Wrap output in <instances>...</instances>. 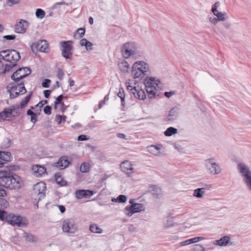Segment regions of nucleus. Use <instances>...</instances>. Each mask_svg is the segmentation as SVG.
Segmentation results:
<instances>
[{
  "instance_id": "obj_32",
  "label": "nucleus",
  "mask_w": 251,
  "mask_h": 251,
  "mask_svg": "<svg viewBox=\"0 0 251 251\" xmlns=\"http://www.w3.org/2000/svg\"><path fill=\"white\" fill-rule=\"evenodd\" d=\"M205 194L203 188H198L194 190L193 196L198 198H201Z\"/></svg>"
},
{
  "instance_id": "obj_24",
  "label": "nucleus",
  "mask_w": 251,
  "mask_h": 251,
  "mask_svg": "<svg viewBox=\"0 0 251 251\" xmlns=\"http://www.w3.org/2000/svg\"><path fill=\"white\" fill-rule=\"evenodd\" d=\"M136 64L138 65L137 67L140 68L141 71H143L144 73L147 74V73L149 71L150 67L149 65L144 61H137L135 62L133 64L136 65Z\"/></svg>"
},
{
  "instance_id": "obj_26",
  "label": "nucleus",
  "mask_w": 251,
  "mask_h": 251,
  "mask_svg": "<svg viewBox=\"0 0 251 251\" xmlns=\"http://www.w3.org/2000/svg\"><path fill=\"white\" fill-rule=\"evenodd\" d=\"M148 151L154 155H159L160 153V148L155 145H151L148 147Z\"/></svg>"
},
{
  "instance_id": "obj_1",
  "label": "nucleus",
  "mask_w": 251,
  "mask_h": 251,
  "mask_svg": "<svg viewBox=\"0 0 251 251\" xmlns=\"http://www.w3.org/2000/svg\"><path fill=\"white\" fill-rule=\"evenodd\" d=\"M31 72V70L29 68L23 67L19 68L11 76V79L13 81L6 87L11 99L17 98L20 95L26 92L23 79L30 74Z\"/></svg>"
},
{
  "instance_id": "obj_31",
  "label": "nucleus",
  "mask_w": 251,
  "mask_h": 251,
  "mask_svg": "<svg viewBox=\"0 0 251 251\" xmlns=\"http://www.w3.org/2000/svg\"><path fill=\"white\" fill-rule=\"evenodd\" d=\"M111 201L112 202L124 203L127 201V198L124 195H120L117 198H112Z\"/></svg>"
},
{
  "instance_id": "obj_59",
  "label": "nucleus",
  "mask_w": 251,
  "mask_h": 251,
  "mask_svg": "<svg viewBox=\"0 0 251 251\" xmlns=\"http://www.w3.org/2000/svg\"><path fill=\"white\" fill-rule=\"evenodd\" d=\"M37 114L34 113L33 115H31L30 121L34 124L36 123V122L37 121Z\"/></svg>"
},
{
  "instance_id": "obj_4",
  "label": "nucleus",
  "mask_w": 251,
  "mask_h": 251,
  "mask_svg": "<svg viewBox=\"0 0 251 251\" xmlns=\"http://www.w3.org/2000/svg\"><path fill=\"white\" fill-rule=\"evenodd\" d=\"M237 169L242 178L243 181L247 189L251 192V170L244 162H240L237 165Z\"/></svg>"
},
{
  "instance_id": "obj_46",
  "label": "nucleus",
  "mask_w": 251,
  "mask_h": 251,
  "mask_svg": "<svg viewBox=\"0 0 251 251\" xmlns=\"http://www.w3.org/2000/svg\"><path fill=\"white\" fill-rule=\"evenodd\" d=\"M57 77L60 80H61L64 75V73L63 71L61 69H58L57 70Z\"/></svg>"
},
{
  "instance_id": "obj_49",
  "label": "nucleus",
  "mask_w": 251,
  "mask_h": 251,
  "mask_svg": "<svg viewBox=\"0 0 251 251\" xmlns=\"http://www.w3.org/2000/svg\"><path fill=\"white\" fill-rule=\"evenodd\" d=\"M64 98L62 95H60L59 96H58L55 101H54V104L57 105L59 104V103H62V99Z\"/></svg>"
},
{
  "instance_id": "obj_51",
  "label": "nucleus",
  "mask_w": 251,
  "mask_h": 251,
  "mask_svg": "<svg viewBox=\"0 0 251 251\" xmlns=\"http://www.w3.org/2000/svg\"><path fill=\"white\" fill-rule=\"evenodd\" d=\"M85 192H86L84 194V198H89L93 195V192L92 191L85 190Z\"/></svg>"
},
{
  "instance_id": "obj_44",
  "label": "nucleus",
  "mask_w": 251,
  "mask_h": 251,
  "mask_svg": "<svg viewBox=\"0 0 251 251\" xmlns=\"http://www.w3.org/2000/svg\"><path fill=\"white\" fill-rule=\"evenodd\" d=\"M204 239V238L202 237H196L191 239H189L191 244L197 243Z\"/></svg>"
},
{
  "instance_id": "obj_36",
  "label": "nucleus",
  "mask_w": 251,
  "mask_h": 251,
  "mask_svg": "<svg viewBox=\"0 0 251 251\" xmlns=\"http://www.w3.org/2000/svg\"><path fill=\"white\" fill-rule=\"evenodd\" d=\"M90 169V165L88 163H83L81 164L80 167V171L82 173H86L89 171Z\"/></svg>"
},
{
  "instance_id": "obj_9",
  "label": "nucleus",
  "mask_w": 251,
  "mask_h": 251,
  "mask_svg": "<svg viewBox=\"0 0 251 251\" xmlns=\"http://www.w3.org/2000/svg\"><path fill=\"white\" fill-rule=\"evenodd\" d=\"M46 188V184L43 182H40L35 184L33 186V191L32 193V197L39 196L38 201L42 198L45 197Z\"/></svg>"
},
{
  "instance_id": "obj_11",
  "label": "nucleus",
  "mask_w": 251,
  "mask_h": 251,
  "mask_svg": "<svg viewBox=\"0 0 251 251\" xmlns=\"http://www.w3.org/2000/svg\"><path fill=\"white\" fill-rule=\"evenodd\" d=\"M7 222L13 226L19 227L26 225L25 220L21 216L13 214L8 215Z\"/></svg>"
},
{
  "instance_id": "obj_10",
  "label": "nucleus",
  "mask_w": 251,
  "mask_h": 251,
  "mask_svg": "<svg viewBox=\"0 0 251 251\" xmlns=\"http://www.w3.org/2000/svg\"><path fill=\"white\" fill-rule=\"evenodd\" d=\"M77 229V226L72 219H65L62 223V230L64 232L74 233Z\"/></svg>"
},
{
  "instance_id": "obj_7",
  "label": "nucleus",
  "mask_w": 251,
  "mask_h": 251,
  "mask_svg": "<svg viewBox=\"0 0 251 251\" xmlns=\"http://www.w3.org/2000/svg\"><path fill=\"white\" fill-rule=\"evenodd\" d=\"M205 165L211 174L217 175L221 172V169L213 158H208L205 160Z\"/></svg>"
},
{
  "instance_id": "obj_15",
  "label": "nucleus",
  "mask_w": 251,
  "mask_h": 251,
  "mask_svg": "<svg viewBox=\"0 0 251 251\" xmlns=\"http://www.w3.org/2000/svg\"><path fill=\"white\" fill-rule=\"evenodd\" d=\"M28 26V23L24 20H21L15 25V31L18 33H24Z\"/></svg>"
},
{
  "instance_id": "obj_63",
  "label": "nucleus",
  "mask_w": 251,
  "mask_h": 251,
  "mask_svg": "<svg viewBox=\"0 0 251 251\" xmlns=\"http://www.w3.org/2000/svg\"><path fill=\"white\" fill-rule=\"evenodd\" d=\"M62 118L63 116L57 115L55 117V121L58 123V124H59L62 121Z\"/></svg>"
},
{
  "instance_id": "obj_33",
  "label": "nucleus",
  "mask_w": 251,
  "mask_h": 251,
  "mask_svg": "<svg viewBox=\"0 0 251 251\" xmlns=\"http://www.w3.org/2000/svg\"><path fill=\"white\" fill-rule=\"evenodd\" d=\"M55 178L56 183L61 186H65L67 185L66 181L63 179L62 177L58 174L55 175Z\"/></svg>"
},
{
  "instance_id": "obj_20",
  "label": "nucleus",
  "mask_w": 251,
  "mask_h": 251,
  "mask_svg": "<svg viewBox=\"0 0 251 251\" xmlns=\"http://www.w3.org/2000/svg\"><path fill=\"white\" fill-rule=\"evenodd\" d=\"M118 66L121 71L124 73H127L129 72V64L125 59H121L118 62Z\"/></svg>"
},
{
  "instance_id": "obj_60",
  "label": "nucleus",
  "mask_w": 251,
  "mask_h": 251,
  "mask_svg": "<svg viewBox=\"0 0 251 251\" xmlns=\"http://www.w3.org/2000/svg\"><path fill=\"white\" fill-rule=\"evenodd\" d=\"M88 42V40L85 38H83L80 40L79 44L81 46H86V45Z\"/></svg>"
},
{
  "instance_id": "obj_37",
  "label": "nucleus",
  "mask_w": 251,
  "mask_h": 251,
  "mask_svg": "<svg viewBox=\"0 0 251 251\" xmlns=\"http://www.w3.org/2000/svg\"><path fill=\"white\" fill-rule=\"evenodd\" d=\"M23 237L25 238V240L29 242L33 243L36 241V240L34 239L35 237L31 234H28L26 232H24L23 233Z\"/></svg>"
},
{
  "instance_id": "obj_25",
  "label": "nucleus",
  "mask_w": 251,
  "mask_h": 251,
  "mask_svg": "<svg viewBox=\"0 0 251 251\" xmlns=\"http://www.w3.org/2000/svg\"><path fill=\"white\" fill-rule=\"evenodd\" d=\"M178 115V110L176 108H173L170 110L168 116V121L176 120Z\"/></svg>"
},
{
  "instance_id": "obj_35",
  "label": "nucleus",
  "mask_w": 251,
  "mask_h": 251,
  "mask_svg": "<svg viewBox=\"0 0 251 251\" xmlns=\"http://www.w3.org/2000/svg\"><path fill=\"white\" fill-rule=\"evenodd\" d=\"M177 129L173 127H170L164 132V134L166 136H170L177 132Z\"/></svg>"
},
{
  "instance_id": "obj_41",
  "label": "nucleus",
  "mask_w": 251,
  "mask_h": 251,
  "mask_svg": "<svg viewBox=\"0 0 251 251\" xmlns=\"http://www.w3.org/2000/svg\"><path fill=\"white\" fill-rule=\"evenodd\" d=\"M16 65V63H14L13 64H6L4 66V69L2 71V73L5 74L6 72L9 71L11 69L15 67Z\"/></svg>"
},
{
  "instance_id": "obj_21",
  "label": "nucleus",
  "mask_w": 251,
  "mask_h": 251,
  "mask_svg": "<svg viewBox=\"0 0 251 251\" xmlns=\"http://www.w3.org/2000/svg\"><path fill=\"white\" fill-rule=\"evenodd\" d=\"M69 163L70 162L68 159V157L67 156H62L60 158L58 162L55 163V166L62 169L67 167Z\"/></svg>"
},
{
  "instance_id": "obj_34",
  "label": "nucleus",
  "mask_w": 251,
  "mask_h": 251,
  "mask_svg": "<svg viewBox=\"0 0 251 251\" xmlns=\"http://www.w3.org/2000/svg\"><path fill=\"white\" fill-rule=\"evenodd\" d=\"M90 230L91 232L96 233H101L102 230L96 224H92L90 226Z\"/></svg>"
},
{
  "instance_id": "obj_62",
  "label": "nucleus",
  "mask_w": 251,
  "mask_h": 251,
  "mask_svg": "<svg viewBox=\"0 0 251 251\" xmlns=\"http://www.w3.org/2000/svg\"><path fill=\"white\" fill-rule=\"evenodd\" d=\"M190 244H191V242H190V240L189 239L187 240L184 241H183V242H180L179 243V245L181 246H184L188 245H190Z\"/></svg>"
},
{
  "instance_id": "obj_57",
  "label": "nucleus",
  "mask_w": 251,
  "mask_h": 251,
  "mask_svg": "<svg viewBox=\"0 0 251 251\" xmlns=\"http://www.w3.org/2000/svg\"><path fill=\"white\" fill-rule=\"evenodd\" d=\"M209 20L211 23L214 24V25L217 24L219 21L218 20L214 17H210L209 19Z\"/></svg>"
},
{
  "instance_id": "obj_3",
  "label": "nucleus",
  "mask_w": 251,
  "mask_h": 251,
  "mask_svg": "<svg viewBox=\"0 0 251 251\" xmlns=\"http://www.w3.org/2000/svg\"><path fill=\"white\" fill-rule=\"evenodd\" d=\"M121 52L125 59H137L144 54L143 51L134 42H126L123 44L121 48Z\"/></svg>"
},
{
  "instance_id": "obj_53",
  "label": "nucleus",
  "mask_w": 251,
  "mask_h": 251,
  "mask_svg": "<svg viewBox=\"0 0 251 251\" xmlns=\"http://www.w3.org/2000/svg\"><path fill=\"white\" fill-rule=\"evenodd\" d=\"M220 3L219 2H216L214 5L212 6V11L214 13V12H217L218 11L217 8L219 6Z\"/></svg>"
},
{
  "instance_id": "obj_23",
  "label": "nucleus",
  "mask_w": 251,
  "mask_h": 251,
  "mask_svg": "<svg viewBox=\"0 0 251 251\" xmlns=\"http://www.w3.org/2000/svg\"><path fill=\"white\" fill-rule=\"evenodd\" d=\"M11 107L9 108H5L3 111L0 112V118L3 120H9L12 115Z\"/></svg>"
},
{
  "instance_id": "obj_13",
  "label": "nucleus",
  "mask_w": 251,
  "mask_h": 251,
  "mask_svg": "<svg viewBox=\"0 0 251 251\" xmlns=\"http://www.w3.org/2000/svg\"><path fill=\"white\" fill-rule=\"evenodd\" d=\"M31 48L33 52L39 50L45 52H47L48 49V44L46 41L40 40L38 42L33 43L31 46Z\"/></svg>"
},
{
  "instance_id": "obj_28",
  "label": "nucleus",
  "mask_w": 251,
  "mask_h": 251,
  "mask_svg": "<svg viewBox=\"0 0 251 251\" xmlns=\"http://www.w3.org/2000/svg\"><path fill=\"white\" fill-rule=\"evenodd\" d=\"M11 153L7 151H0V159L3 161L4 163L6 162L10 161Z\"/></svg>"
},
{
  "instance_id": "obj_30",
  "label": "nucleus",
  "mask_w": 251,
  "mask_h": 251,
  "mask_svg": "<svg viewBox=\"0 0 251 251\" xmlns=\"http://www.w3.org/2000/svg\"><path fill=\"white\" fill-rule=\"evenodd\" d=\"M213 14L217 17L218 21H225L228 18V16L226 13H223L218 11L217 12H214Z\"/></svg>"
},
{
  "instance_id": "obj_39",
  "label": "nucleus",
  "mask_w": 251,
  "mask_h": 251,
  "mask_svg": "<svg viewBox=\"0 0 251 251\" xmlns=\"http://www.w3.org/2000/svg\"><path fill=\"white\" fill-rule=\"evenodd\" d=\"M191 251H205V249L200 244H196L193 246Z\"/></svg>"
},
{
  "instance_id": "obj_50",
  "label": "nucleus",
  "mask_w": 251,
  "mask_h": 251,
  "mask_svg": "<svg viewBox=\"0 0 251 251\" xmlns=\"http://www.w3.org/2000/svg\"><path fill=\"white\" fill-rule=\"evenodd\" d=\"M77 32L79 35V38H82L85 34V28H79L77 29Z\"/></svg>"
},
{
  "instance_id": "obj_6",
  "label": "nucleus",
  "mask_w": 251,
  "mask_h": 251,
  "mask_svg": "<svg viewBox=\"0 0 251 251\" xmlns=\"http://www.w3.org/2000/svg\"><path fill=\"white\" fill-rule=\"evenodd\" d=\"M1 58L7 62L15 63L21 58L20 53L15 50H6L0 52Z\"/></svg>"
},
{
  "instance_id": "obj_2",
  "label": "nucleus",
  "mask_w": 251,
  "mask_h": 251,
  "mask_svg": "<svg viewBox=\"0 0 251 251\" xmlns=\"http://www.w3.org/2000/svg\"><path fill=\"white\" fill-rule=\"evenodd\" d=\"M0 186L18 190L21 187V178L10 171H0Z\"/></svg>"
},
{
  "instance_id": "obj_17",
  "label": "nucleus",
  "mask_w": 251,
  "mask_h": 251,
  "mask_svg": "<svg viewBox=\"0 0 251 251\" xmlns=\"http://www.w3.org/2000/svg\"><path fill=\"white\" fill-rule=\"evenodd\" d=\"M214 244L220 246H235L236 245L235 243L231 242L230 237L227 236L223 237L220 240H216Z\"/></svg>"
},
{
  "instance_id": "obj_8",
  "label": "nucleus",
  "mask_w": 251,
  "mask_h": 251,
  "mask_svg": "<svg viewBox=\"0 0 251 251\" xmlns=\"http://www.w3.org/2000/svg\"><path fill=\"white\" fill-rule=\"evenodd\" d=\"M72 41H61L60 45L63 49L62 50L61 54L66 59H71L72 56L73 46Z\"/></svg>"
},
{
  "instance_id": "obj_38",
  "label": "nucleus",
  "mask_w": 251,
  "mask_h": 251,
  "mask_svg": "<svg viewBox=\"0 0 251 251\" xmlns=\"http://www.w3.org/2000/svg\"><path fill=\"white\" fill-rule=\"evenodd\" d=\"M36 16L39 19H42L45 17V11L40 8H38L36 11Z\"/></svg>"
},
{
  "instance_id": "obj_55",
  "label": "nucleus",
  "mask_w": 251,
  "mask_h": 251,
  "mask_svg": "<svg viewBox=\"0 0 251 251\" xmlns=\"http://www.w3.org/2000/svg\"><path fill=\"white\" fill-rule=\"evenodd\" d=\"M89 138L85 135H79L77 137L78 141H85L88 140Z\"/></svg>"
},
{
  "instance_id": "obj_45",
  "label": "nucleus",
  "mask_w": 251,
  "mask_h": 251,
  "mask_svg": "<svg viewBox=\"0 0 251 251\" xmlns=\"http://www.w3.org/2000/svg\"><path fill=\"white\" fill-rule=\"evenodd\" d=\"M51 83V80L49 79H45L42 83V86L44 88H49Z\"/></svg>"
},
{
  "instance_id": "obj_22",
  "label": "nucleus",
  "mask_w": 251,
  "mask_h": 251,
  "mask_svg": "<svg viewBox=\"0 0 251 251\" xmlns=\"http://www.w3.org/2000/svg\"><path fill=\"white\" fill-rule=\"evenodd\" d=\"M136 88L132 93L134 97L140 100H144L146 97L145 92L139 86Z\"/></svg>"
},
{
  "instance_id": "obj_40",
  "label": "nucleus",
  "mask_w": 251,
  "mask_h": 251,
  "mask_svg": "<svg viewBox=\"0 0 251 251\" xmlns=\"http://www.w3.org/2000/svg\"><path fill=\"white\" fill-rule=\"evenodd\" d=\"M85 190H78L75 192V196L77 199H81L84 198Z\"/></svg>"
},
{
  "instance_id": "obj_19",
  "label": "nucleus",
  "mask_w": 251,
  "mask_h": 251,
  "mask_svg": "<svg viewBox=\"0 0 251 251\" xmlns=\"http://www.w3.org/2000/svg\"><path fill=\"white\" fill-rule=\"evenodd\" d=\"M6 195V191L1 186H0V208H6L9 205V202L5 199L1 197H4Z\"/></svg>"
},
{
  "instance_id": "obj_64",
  "label": "nucleus",
  "mask_w": 251,
  "mask_h": 251,
  "mask_svg": "<svg viewBox=\"0 0 251 251\" xmlns=\"http://www.w3.org/2000/svg\"><path fill=\"white\" fill-rule=\"evenodd\" d=\"M48 103V100H42L40 102H39L37 105H36V106H39L40 107H42L44 105L47 104Z\"/></svg>"
},
{
  "instance_id": "obj_12",
  "label": "nucleus",
  "mask_w": 251,
  "mask_h": 251,
  "mask_svg": "<svg viewBox=\"0 0 251 251\" xmlns=\"http://www.w3.org/2000/svg\"><path fill=\"white\" fill-rule=\"evenodd\" d=\"M145 210V207L142 203H135L132 205H127L124 209L125 213L128 216H131L134 213Z\"/></svg>"
},
{
  "instance_id": "obj_43",
  "label": "nucleus",
  "mask_w": 251,
  "mask_h": 251,
  "mask_svg": "<svg viewBox=\"0 0 251 251\" xmlns=\"http://www.w3.org/2000/svg\"><path fill=\"white\" fill-rule=\"evenodd\" d=\"M122 92H121L120 90L119 91V93H118V96L121 99L122 104L123 106H125V94L124 93V91L122 89Z\"/></svg>"
},
{
  "instance_id": "obj_48",
  "label": "nucleus",
  "mask_w": 251,
  "mask_h": 251,
  "mask_svg": "<svg viewBox=\"0 0 251 251\" xmlns=\"http://www.w3.org/2000/svg\"><path fill=\"white\" fill-rule=\"evenodd\" d=\"M52 108L50 106L47 105L44 108V112L46 114L50 115L51 113Z\"/></svg>"
},
{
  "instance_id": "obj_14",
  "label": "nucleus",
  "mask_w": 251,
  "mask_h": 251,
  "mask_svg": "<svg viewBox=\"0 0 251 251\" xmlns=\"http://www.w3.org/2000/svg\"><path fill=\"white\" fill-rule=\"evenodd\" d=\"M120 168L121 170L128 176H131L134 173L133 164L128 160L122 162Z\"/></svg>"
},
{
  "instance_id": "obj_29",
  "label": "nucleus",
  "mask_w": 251,
  "mask_h": 251,
  "mask_svg": "<svg viewBox=\"0 0 251 251\" xmlns=\"http://www.w3.org/2000/svg\"><path fill=\"white\" fill-rule=\"evenodd\" d=\"M32 93L30 92L29 94H28L27 96H26V97L24 100H23L21 101V102L20 103V105H19L21 108H23L25 106V105L29 101L32 96Z\"/></svg>"
},
{
  "instance_id": "obj_42",
  "label": "nucleus",
  "mask_w": 251,
  "mask_h": 251,
  "mask_svg": "<svg viewBox=\"0 0 251 251\" xmlns=\"http://www.w3.org/2000/svg\"><path fill=\"white\" fill-rule=\"evenodd\" d=\"M20 108H21L19 105H12L11 106V109L12 113H14L18 115L20 112Z\"/></svg>"
},
{
  "instance_id": "obj_54",
  "label": "nucleus",
  "mask_w": 251,
  "mask_h": 251,
  "mask_svg": "<svg viewBox=\"0 0 251 251\" xmlns=\"http://www.w3.org/2000/svg\"><path fill=\"white\" fill-rule=\"evenodd\" d=\"M3 38L6 40H12L15 39L16 36L14 35H8L4 36Z\"/></svg>"
},
{
  "instance_id": "obj_5",
  "label": "nucleus",
  "mask_w": 251,
  "mask_h": 251,
  "mask_svg": "<svg viewBox=\"0 0 251 251\" xmlns=\"http://www.w3.org/2000/svg\"><path fill=\"white\" fill-rule=\"evenodd\" d=\"M160 81L153 77H147L144 80V84L149 98L152 99L155 97L157 92V87Z\"/></svg>"
},
{
  "instance_id": "obj_58",
  "label": "nucleus",
  "mask_w": 251,
  "mask_h": 251,
  "mask_svg": "<svg viewBox=\"0 0 251 251\" xmlns=\"http://www.w3.org/2000/svg\"><path fill=\"white\" fill-rule=\"evenodd\" d=\"M92 46H93V44L90 42L88 41V42L86 45V46H85V48H86V50L88 51L92 50Z\"/></svg>"
},
{
  "instance_id": "obj_52",
  "label": "nucleus",
  "mask_w": 251,
  "mask_h": 251,
  "mask_svg": "<svg viewBox=\"0 0 251 251\" xmlns=\"http://www.w3.org/2000/svg\"><path fill=\"white\" fill-rule=\"evenodd\" d=\"M108 100H109V98H108V94L107 95L105 96L103 100L100 102V103L99 104V109L100 108L102 107V104H105V101H108Z\"/></svg>"
},
{
  "instance_id": "obj_27",
  "label": "nucleus",
  "mask_w": 251,
  "mask_h": 251,
  "mask_svg": "<svg viewBox=\"0 0 251 251\" xmlns=\"http://www.w3.org/2000/svg\"><path fill=\"white\" fill-rule=\"evenodd\" d=\"M126 86L127 89L133 93L134 90H136L137 87L138 85H136L135 81L134 80H128L126 82Z\"/></svg>"
},
{
  "instance_id": "obj_61",
  "label": "nucleus",
  "mask_w": 251,
  "mask_h": 251,
  "mask_svg": "<svg viewBox=\"0 0 251 251\" xmlns=\"http://www.w3.org/2000/svg\"><path fill=\"white\" fill-rule=\"evenodd\" d=\"M212 185L211 184H205L203 187L202 188H203V190L205 191V190H210L212 188Z\"/></svg>"
},
{
  "instance_id": "obj_47",
  "label": "nucleus",
  "mask_w": 251,
  "mask_h": 251,
  "mask_svg": "<svg viewBox=\"0 0 251 251\" xmlns=\"http://www.w3.org/2000/svg\"><path fill=\"white\" fill-rule=\"evenodd\" d=\"M174 226V224L171 219H168L164 223V226L165 227L168 228Z\"/></svg>"
},
{
  "instance_id": "obj_18",
  "label": "nucleus",
  "mask_w": 251,
  "mask_h": 251,
  "mask_svg": "<svg viewBox=\"0 0 251 251\" xmlns=\"http://www.w3.org/2000/svg\"><path fill=\"white\" fill-rule=\"evenodd\" d=\"M33 174L39 177L46 173V168L43 166L39 165H34L32 167Z\"/></svg>"
},
{
  "instance_id": "obj_16",
  "label": "nucleus",
  "mask_w": 251,
  "mask_h": 251,
  "mask_svg": "<svg viewBox=\"0 0 251 251\" xmlns=\"http://www.w3.org/2000/svg\"><path fill=\"white\" fill-rule=\"evenodd\" d=\"M137 64L133 65L131 68V75L134 78H142L147 74L141 71L138 67H137Z\"/></svg>"
},
{
  "instance_id": "obj_56",
  "label": "nucleus",
  "mask_w": 251,
  "mask_h": 251,
  "mask_svg": "<svg viewBox=\"0 0 251 251\" xmlns=\"http://www.w3.org/2000/svg\"><path fill=\"white\" fill-rule=\"evenodd\" d=\"M43 93H44V97L48 99L49 98L50 94L51 93V90H46L44 91Z\"/></svg>"
}]
</instances>
